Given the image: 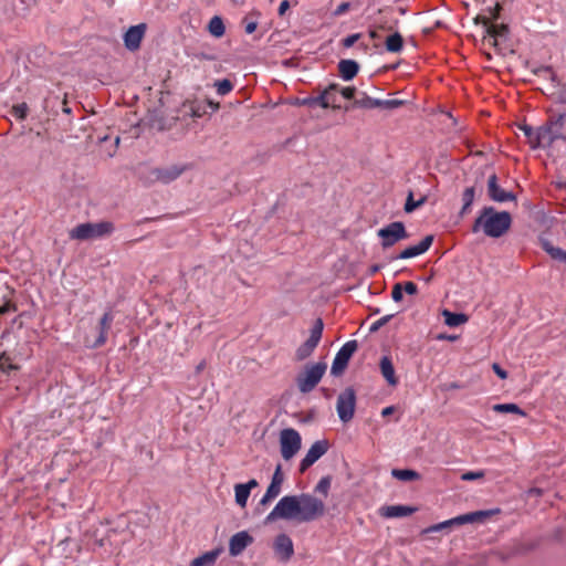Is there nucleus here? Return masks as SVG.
<instances>
[{
	"label": "nucleus",
	"instance_id": "f257e3e1",
	"mask_svg": "<svg viewBox=\"0 0 566 566\" xmlns=\"http://www.w3.org/2000/svg\"><path fill=\"white\" fill-rule=\"evenodd\" d=\"M326 512L325 503L308 493L285 495L279 500L274 509L266 515L265 522L279 518L307 523L322 517Z\"/></svg>",
	"mask_w": 566,
	"mask_h": 566
},
{
	"label": "nucleus",
	"instance_id": "f03ea898",
	"mask_svg": "<svg viewBox=\"0 0 566 566\" xmlns=\"http://www.w3.org/2000/svg\"><path fill=\"white\" fill-rule=\"evenodd\" d=\"M512 223L507 211H496L493 207H484L472 226V232H483L490 238H500L507 232Z\"/></svg>",
	"mask_w": 566,
	"mask_h": 566
},
{
	"label": "nucleus",
	"instance_id": "7ed1b4c3",
	"mask_svg": "<svg viewBox=\"0 0 566 566\" xmlns=\"http://www.w3.org/2000/svg\"><path fill=\"white\" fill-rule=\"evenodd\" d=\"M500 4L496 3L493 8L488 9V14H480L475 18V23L482 24L485 30L484 41L490 45L502 50L503 43L507 39V30L505 25H497L490 23L499 15Z\"/></svg>",
	"mask_w": 566,
	"mask_h": 566
},
{
	"label": "nucleus",
	"instance_id": "20e7f679",
	"mask_svg": "<svg viewBox=\"0 0 566 566\" xmlns=\"http://www.w3.org/2000/svg\"><path fill=\"white\" fill-rule=\"evenodd\" d=\"M326 369L327 365L324 361L306 365L304 370L296 377V385L298 390L302 394L312 391L322 380Z\"/></svg>",
	"mask_w": 566,
	"mask_h": 566
},
{
	"label": "nucleus",
	"instance_id": "39448f33",
	"mask_svg": "<svg viewBox=\"0 0 566 566\" xmlns=\"http://www.w3.org/2000/svg\"><path fill=\"white\" fill-rule=\"evenodd\" d=\"M112 222L103 221L97 223H81L70 231V238L74 240H90L108 235L113 232Z\"/></svg>",
	"mask_w": 566,
	"mask_h": 566
},
{
	"label": "nucleus",
	"instance_id": "423d86ee",
	"mask_svg": "<svg viewBox=\"0 0 566 566\" xmlns=\"http://www.w3.org/2000/svg\"><path fill=\"white\" fill-rule=\"evenodd\" d=\"M279 443L282 458L285 461H290L301 450L302 437L297 430L285 428L280 431Z\"/></svg>",
	"mask_w": 566,
	"mask_h": 566
},
{
	"label": "nucleus",
	"instance_id": "0eeeda50",
	"mask_svg": "<svg viewBox=\"0 0 566 566\" xmlns=\"http://www.w3.org/2000/svg\"><path fill=\"white\" fill-rule=\"evenodd\" d=\"M323 331H324V323L321 318H317L311 328L310 337L307 338V340H305L296 349V352H295L296 360H298V361L305 360L313 354V352L315 350V348L317 347V345L321 342Z\"/></svg>",
	"mask_w": 566,
	"mask_h": 566
},
{
	"label": "nucleus",
	"instance_id": "6e6552de",
	"mask_svg": "<svg viewBox=\"0 0 566 566\" xmlns=\"http://www.w3.org/2000/svg\"><path fill=\"white\" fill-rule=\"evenodd\" d=\"M356 394L353 388H346L337 397L336 411L339 420L344 423L349 422L355 415Z\"/></svg>",
	"mask_w": 566,
	"mask_h": 566
},
{
	"label": "nucleus",
	"instance_id": "1a4fd4ad",
	"mask_svg": "<svg viewBox=\"0 0 566 566\" xmlns=\"http://www.w3.org/2000/svg\"><path fill=\"white\" fill-rule=\"evenodd\" d=\"M357 349V342L356 340H348L346 342L336 353L332 368L331 374L333 376H339L344 373L346 369L349 359L354 355V353Z\"/></svg>",
	"mask_w": 566,
	"mask_h": 566
},
{
	"label": "nucleus",
	"instance_id": "9d476101",
	"mask_svg": "<svg viewBox=\"0 0 566 566\" xmlns=\"http://www.w3.org/2000/svg\"><path fill=\"white\" fill-rule=\"evenodd\" d=\"M486 516H488V512H484V511L471 512V513L459 515L453 518L434 524V525L426 528L423 531V533H434V532H440V531L448 528L450 526H453V525H463L467 523H474L476 521L483 520Z\"/></svg>",
	"mask_w": 566,
	"mask_h": 566
},
{
	"label": "nucleus",
	"instance_id": "9b49d317",
	"mask_svg": "<svg viewBox=\"0 0 566 566\" xmlns=\"http://www.w3.org/2000/svg\"><path fill=\"white\" fill-rule=\"evenodd\" d=\"M384 248H389L408 237L402 222L396 221L378 230Z\"/></svg>",
	"mask_w": 566,
	"mask_h": 566
},
{
	"label": "nucleus",
	"instance_id": "f8f14e48",
	"mask_svg": "<svg viewBox=\"0 0 566 566\" xmlns=\"http://www.w3.org/2000/svg\"><path fill=\"white\" fill-rule=\"evenodd\" d=\"M328 450V443L326 440L315 441L307 450L306 454L300 462V471L305 472L312 467L319 458H322Z\"/></svg>",
	"mask_w": 566,
	"mask_h": 566
},
{
	"label": "nucleus",
	"instance_id": "ddd939ff",
	"mask_svg": "<svg viewBox=\"0 0 566 566\" xmlns=\"http://www.w3.org/2000/svg\"><path fill=\"white\" fill-rule=\"evenodd\" d=\"M403 104L401 99H379L370 97L364 94L360 98L356 99L355 105L360 108H385V109H395Z\"/></svg>",
	"mask_w": 566,
	"mask_h": 566
},
{
	"label": "nucleus",
	"instance_id": "4468645a",
	"mask_svg": "<svg viewBox=\"0 0 566 566\" xmlns=\"http://www.w3.org/2000/svg\"><path fill=\"white\" fill-rule=\"evenodd\" d=\"M562 127L563 123L560 119L541 127L542 148L551 147L556 140L564 139Z\"/></svg>",
	"mask_w": 566,
	"mask_h": 566
},
{
	"label": "nucleus",
	"instance_id": "2eb2a0df",
	"mask_svg": "<svg viewBox=\"0 0 566 566\" xmlns=\"http://www.w3.org/2000/svg\"><path fill=\"white\" fill-rule=\"evenodd\" d=\"M488 195L490 199L495 202L516 200V196L512 191H507L499 185L497 177L494 174L488 179Z\"/></svg>",
	"mask_w": 566,
	"mask_h": 566
},
{
	"label": "nucleus",
	"instance_id": "dca6fc26",
	"mask_svg": "<svg viewBox=\"0 0 566 566\" xmlns=\"http://www.w3.org/2000/svg\"><path fill=\"white\" fill-rule=\"evenodd\" d=\"M252 543L253 537L247 531L238 532L229 539V553L233 557L239 556Z\"/></svg>",
	"mask_w": 566,
	"mask_h": 566
},
{
	"label": "nucleus",
	"instance_id": "f3484780",
	"mask_svg": "<svg viewBox=\"0 0 566 566\" xmlns=\"http://www.w3.org/2000/svg\"><path fill=\"white\" fill-rule=\"evenodd\" d=\"M274 553L282 562H287L294 554L292 539L286 534H280L274 541Z\"/></svg>",
	"mask_w": 566,
	"mask_h": 566
},
{
	"label": "nucleus",
	"instance_id": "a211bd4d",
	"mask_svg": "<svg viewBox=\"0 0 566 566\" xmlns=\"http://www.w3.org/2000/svg\"><path fill=\"white\" fill-rule=\"evenodd\" d=\"M146 25L144 23L130 27L124 34L125 46L135 51L140 46V42L144 38Z\"/></svg>",
	"mask_w": 566,
	"mask_h": 566
},
{
	"label": "nucleus",
	"instance_id": "6ab92c4d",
	"mask_svg": "<svg viewBox=\"0 0 566 566\" xmlns=\"http://www.w3.org/2000/svg\"><path fill=\"white\" fill-rule=\"evenodd\" d=\"M432 242H433V237L427 235L419 243H417L415 245H410V247L406 248L405 250H402L397 258L401 259V260H406V259L419 256L430 249Z\"/></svg>",
	"mask_w": 566,
	"mask_h": 566
},
{
	"label": "nucleus",
	"instance_id": "aec40b11",
	"mask_svg": "<svg viewBox=\"0 0 566 566\" xmlns=\"http://www.w3.org/2000/svg\"><path fill=\"white\" fill-rule=\"evenodd\" d=\"M258 486L255 479L249 480L247 483H239L234 485V499L235 503L244 509L247 506L251 491Z\"/></svg>",
	"mask_w": 566,
	"mask_h": 566
},
{
	"label": "nucleus",
	"instance_id": "412c9836",
	"mask_svg": "<svg viewBox=\"0 0 566 566\" xmlns=\"http://www.w3.org/2000/svg\"><path fill=\"white\" fill-rule=\"evenodd\" d=\"M416 512L415 507L407 505H388L380 509V515L386 518H397L411 515Z\"/></svg>",
	"mask_w": 566,
	"mask_h": 566
},
{
	"label": "nucleus",
	"instance_id": "4be33fe9",
	"mask_svg": "<svg viewBox=\"0 0 566 566\" xmlns=\"http://www.w3.org/2000/svg\"><path fill=\"white\" fill-rule=\"evenodd\" d=\"M379 366H380L381 375L386 379L388 385L396 386L398 384V379L396 377L395 368H394L390 357L382 356L380 359Z\"/></svg>",
	"mask_w": 566,
	"mask_h": 566
},
{
	"label": "nucleus",
	"instance_id": "5701e85b",
	"mask_svg": "<svg viewBox=\"0 0 566 566\" xmlns=\"http://www.w3.org/2000/svg\"><path fill=\"white\" fill-rule=\"evenodd\" d=\"M358 64L354 60H342L338 64L340 76L345 81H350L358 73Z\"/></svg>",
	"mask_w": 566,
	"mask_h": 566
},
{
	"label": "nucleus",
	"instance_id": "b1692460",
	"mask_svg": "<svg viewBox=\"0 0 566 566\" xmlns=\"http://www.w3.org/2000/svg\"><path fill=\"white\" fill-rule=\"evenodd\" d=\"M221 553V548H217L210 552H206L202 555L192 559L190 566H213L217 562L218 556Z\"/></svg>",
	"mask_w": 566,
	"mask_h": 566
},
{
	"label": "nucleus",
	"instance_id": "393cba45",
	"mask_svg": "<svg viewBox=\"0 0 566 566\" xmlns=\"http://www.w3.org/2000/svg\"><path fill=\"white\" fill-rule=\"evenodd\" d=\"M112 321H113V316L109 312L105 313L102 316V318L99 321L101 332H99V335L96 338L95 343L92 345V347H98V346H102L105 344V342L107 339V331L109 328Z\"/></svg>",
	"mask_w": 566,
	"mask_h": 566
},
{
	"label": "nucleus",
	"instance_id": "a878e982",
	"mask_svg": "<svg viewBox=\"0 0 566 566\" xmlns=\"http://www.w3.org/2000/svg\"><path fill=\"white\" fill-rule=\"evenodd\" d=\"M521 130L524 133L525 137L527 138V142L531 146V148H542L541 146V127L537 129H534L533 127L528 125H522Z\"/></svg>",
	"mask_w": 566,
	"mask_h": 566
},
{
	"label": "nucleus",
	"instance_id": "bb28decb",
	"mask_svg": "<svg viewBox=\"0 0 566 566\" xmlns=\"http://www.w3.org/2000/svg\"><path fill=\"white\" fill-rule=\"evenodd\" d=\"M324 92V108H339V105L337 104V95L338 92V85L337 84H331L328 87L323 90Z\"/></svg>",
	"mask_w": 566,
	"mask_h": 566
},
{
	"label": "nucleus",
	"instance_id": "cd10ccee",
	"mask_svg": "<svg viewBox=\"0 0 566 566\" xmlns=\"http://www.w3.org/2000/svg\"><path fill=\"white\" fill-rule=\"evenodd\" d=\"M208 31L217 39L223 36L226 32L223 20L219 15L212 17L208 23Z\"/></svg>",
	"mask_w": 566,
	"mask_h": 566
},
{
	"label": "nucleus",
	"instance_id": "c85d7f7f",
	"mask_svg": "<svg viewBox=\"0 0 566 566\" xmlns=\"http://www.w3.org/2000/svg\"><path fill=\"white\" fill-rule=\"evenodd\" d=\"M444 317V323L450 327H457L461 324H464L468 321V317L462 313H452L448 310L442 312Z\"/></svg>",
	"mask_w": 566,
	"mask_h": 566
},
{
	"label": "nucleus",
	"instance_id": "c756f323",
	"mask_svg": "<svg viewBox=\"0 0 566 566\" xmlns=\"http://www.w3.org/2000/svg\"><path fill=\"white\" fill-rule=\"evenodd\" d=\"M493 411L499 413H514L521 417H525L526 413L516 403H496L492 407Z\"/></svg>",
	"mask_w": 566,
	"mask_h": 566
},
{
	"label": "nucleus",
	"instance_id": "7c9ffc66",
	"mask_svg": "<svg viewBox=\"0 0 566 566\" xmlns=\"http://www.w3.org/2000/svg\"><path fill=\"white\" fill-rule=\"evenodd\" d=\"M281 491L282 485L270 482V485L268 486L265 493L260 500V504L263 506L268 505L271 501H273L280 495Z\"/></svg>",
	"mask_w": 566,
	"mask_h": 566
},
{
	"label": "nucleus",
	"instance_id": "2f4dec72",
	"mask_svg": "<svg viewBox=\"0 0 566 566\" xmlns=\"http://www.w3.org/2000/svg\"><path fill=\"white\" fill-rule=\"evenodd\" d=\"M391 475L399 481H412L419 479V473L410 469H394Z\"/></svg>",
	"mask_w": 566,
	"mask_h": 566
},
{
	"label": "nucleus",
	"instance_id": "473e14b6",
	"mask_svg": "<svg viewBox=\"0 0 566 566\" xmlns=\"http://www.w3.org/2000/svg\"><path fill=\"white\" fill-rule=\"evenodd\" d=\"M402 49V38L399 33L389 35L386 40V50L388 52H399Z\"/></svg>",
	"mask_w": 566,
	"mask_h": 566
},
{
	"label": "nucleus",
	"instance_id": "72a5a7b5",
	"mask_svg": "<svg viewBox=\"0 0 566 566\" xmlns=\"http://www.w3.org/2000/svg\"><path fill=\"white\" fill-rule=\"evenodd\" d=\"M474 197H475V190L473 187H468L463 191V195H462L463 206L461 209V214H464L470 209V207L472 206V203L474 201Z\"/></svg>",
	"mask_w": 566,
	"mask_h": 566
},
{
	"label": "nucleus",
	"instance_id": "f704fd0d",
	"mask_svg": "<svg viewBox=\"0 0 566 566\" xmlns=\"http://www.w3.org/2000/svg\"><path fill=\"white\" fill-rule=\"evenodd\" d=\"M214 87L221 96L229 94L233 90V85L228 78L216 81Z\"/></svg>",
	"mask_w": 566,
	"mask_h": 566
},
{
	"label": "nucleus",
	"instance_id": "c9c22d12",
	"mask_svg": "<svg viewBox=\"0 0 566 566\" xmlns=\"http://www.w3.org/2000/svg\"><path fill=\"white\" fill-rule=\"evenodd\" d=\"M426 201V198H421L417 201L413 200V197H412V192H410L408 195V198H407V201H406V205H405V211L406 212H411L413 211L415 209H417L418 207L422 206Z\"/></svg>",
	"mask_w": 566,
	"mask_h": 566
},
{
	"label": "nucleus",
	"instance_id": "e433bc0d",
	"mask_svg": "<svg viewBox=\"0 0 566 566\" xmlns=\"http://www.w3.org/2000/svg\"><path fill=\"white\" fill-rule=\"evenodd\" d=\"M302 104L303 105H308V106H321L322 108H324V92L322 91L317 96L315 97H308V98H304L302 101Z\"/></svg>",
	"mask_w": 566,
	"mask_h": 566
},
{
	"label": "nucleus",
	"instance_id": "4c0bfd02",
	"mask_svg": "<svg viewBox=\"0 0 566 566\" xmlns=\"http://www.w3.org/2000/svg\"><path fill=\"white\" fill-rule=\"evenodd\" d=\"M331 488V479L328 476L322 478L315 486V491L326 496Z\"/></svg>",
	"mask_w": 566,
	"mask_h": 566
},
{
	"label": "nucleus",
	"instance_id": "58836bf2",
	"mask_svg": "<svg viewBox=\"0 0 566 566\" xmlns=\"http://www.w3.org/2000/svg\"><path fill=\"white\" fill-rule=\"evenodd\" d=\"M546 251L551 254L553 259L566 262V251L559 248H553L546 245Z\"/></svg>",
	"mask_w": 566,
	"mask_h": 566
},
{
	"label": "nucleus",
	"instance_id": "ea45409f",
	"mask_svg": "<svg viewBox=\"0 0 566 566\" xmlns=\"http://www.w3.org/2000/svg\"><path fill=\"white\" fill-rule=\"evenodd\" d=\"M28 109H29L28 105L25 103H21V104L14 105L12 108V112H13V115L18 119H24L28 115Z\"/></svg>",
	"mask_w": 566,
	"mask_h": 566
},
{
	"label": "nucleus",
	"instance_id": "a19ab883",
	"mask_svg": "<svg viewBox=\"0 0 566 566\" xmlns=\"http://www.w3.org/2000/svg\"><path fill=\"white\" fill-rule=\"evenodd\" d=\"M283 482H284V474H283V471H282V465L277 464L275 467L274 472H273V475H272V479H271V483L283 485Z\"/></svg>",
	"mask_w": 566,
	"mask_h": 566
},
{
	"label": "nucleus",
	"instance_id": "79ce46f5",
	"mask_svg": "<svg viewBox=\"0 0 566 566\" xmlns=\"http://www.w3.org/2000/svg\"><path fill=\"white\" fill-rule=\"evenodd\" d=\"M484 476V472L479 470V471H469V472H465L461 475V480L462 481H473V480H479V479H482Z\"/></svg>",
	"mask_w": 566,
	"mask_h": 566
},
{
	"label": "nucleus",
	"instance_id": "37998d69",
	"mask_svg": "<svg viewBox=\"0 0 566 566\" xmlns=\"http://www.w3.org/2000/svg\"><path fill=\"white\" fill-rule=\"evenodd\" d=\"M338 92L344 98L352 99L355 95L356 88L352 87V86H346V87L338 86Z\"/></svg>",
	"mask_w": 566,
	"mask_h": 566
},
{
	"label": "nucleus",
	"instance_id": "c03bdc74",
	"mask_svg": "<svg viewBox=\"0 0 566 566\" xmlns=\"http://www.w3.org/2000/svg\"><path fill=\"white\" fill-rule=\"evenodd\" d=\"M402 285L397 283L394 285V289H392V292H391V297L395 302H400L402 300Z\"/></svg>",
	"mask_w": 566,
	"mask_h": 566
},
{
	"label": "nucleus",
	"instance_id": "a18cd8bd",
	"mask_svg": "<svg viewBox=\"0 0 566 566\" xmlns=\"http://www.w3.org/2000/svg\"><path fill=\"white\" fill-rule=\"evenodd\" d=\"M350 8V3L349 2H342L336 9L335 11L333 12V15L334 17H339L342 14H344L345 12H347Z\"/></svg>",
	"mask_w": 566,
	"mask_h": 566
},
{
	"label": "nucleus",
	"instance_id": "49530a36",
	"mask_svg": "<svg viewBox=\"0 0 566 566\" xmlns=\"http://www.w3.org/2000/svg\"><path fill=\"white\" fill-rule=\"evenodd\" d=\"M359 34L358 33H354V34H350L348 36H346L344 40H343V45L345 48H350L355 44V42L359 39Z\"/></svg>",
	"mask_w": 566,
	"mask_h": 566
},
{
	"label": "nucleus",
	"instance_id": "de8ad7c7",
	"mask_svg": "<svg viewBox=\"0 0 566 566\" xmlns=\"http://www.w3.org/2000/svg\"><path fill=\"white\" fill-rule=\"evenodd\" d=\"M390 317H391V315H387V316L379 318L378 321H376L375 323L371 324L370 331L371 332L377 331L380 326L386 324L390 319Z\"/></svg>",
	"mask_w": 566,
	"mask_h": 566
},
{
	"label": "nucleus",
	"instance_id": "09e8293b",
	"mask_svg": "<svg viewBox=\"0 0 566 566\" xmlns=\"http://www.w3.org/2000/svg\"><path fill=\"white\" fill-rule=\"evenodd\" d=\"M402 290L409 295H415L418 291L417 285L413 282H406Z\"/></svg>",
	"mask_w": 566,
	"mask_h": 566
},
{
	"label": "nucleus",
	"instance_id": "8fccbe9b",
	"mask_svg": "<svg viewBox=\"0 0 566 566\" xmlns=\"http://www.w3.org/2000/svg\"><path fill=\"white\" fill-rule=\"evenodd\" d=\"M492 369L501 379L507 378V373L499 364L494 363Z\"/></svg>",
	"mask_w": 566,
	"mask_h": 566
},
{
	"label": "nucleus",
	"instance_id": "3c124183",
	"mask_svg": "<svg viewBox=\"0 0 566 566\" xmlns=\"http://www.w3.org/2000/svg\"><path fill=\"white\" fill-rule=\"evenodd\" d=\"M290 8V2L287 0H283L279 6V14L283 15L286 10Z\"/></svg>",
	"mask_w": 566,
	"mask_h": 566
},
{
	"label": "nucleus",
	"instance_id": "603ef678",
	"mask_svg": "<svg viewBox=\"0 0 566 566\" xmlns=\"http://www.w3.org/2000/svg\"><path fill=\"white\" fill-rule=\"evenodd\" d=\"M437 339L454 342V340L458 339V337L457 336H452V335L440 334V335L437 336Z\"/></svg>",
	"mask_w": 566,
	"mask_h": 566
},
{
	"label": "nucleus",
	"instance_id": "864d4df0",
	"mask_svg": "<svg viewBox=\"0 0 566 566\" xmlns=\"http://www.w3.org/2000/svg\"><path fill=\"white\" fill-rule=\"evenodd\" d=\"M394 411H395V407L394 406H388V407H386V408H384L381 410V416L382 417L390 416Z\"/></svg>",
	"mask_w": 566,
	"mask_h": 566
},
{
	"label": "nucleus",
	"instance_id": "5fc2aeb1",
	"mask_svg": "<svg viewBox=\"0 0 566 566\" xmlns=\"http://www.w3.org/2000/svg\"><path fill=\"white\" fill-rule=\"evenodd\" d=\"M255 29H256V23L255 22H250L245 27V32L248 34H251V33H253L255 31Z\"/></svg>",
	"mask_w": 566,
	"mask_h": 566
},
{
	"label": "nucleus",
	"instance_id": "6e6d98bb",
	"mask_svg": "<svg viewBox=\"0 0 566 566\" xmlns=\"http://www.w3.org/2000/svg\"><path fill=\"white\" fill-rule=\"evenodd\" d=\"M13 310L10 303H6L0 306V315Z\"/></svg>",
	"mask_w": 566,
	"mask_h": 566
},
{
	"label": "nucleus",
	"instance_id": "4d7b16f0",
	"mask_svg": "<svg viewBox=\"0 0 566 566\" xmlns=\"http://www.w3.org/2000/svg\"><path fill=\"white\" fill-rule=\"evenodd\" d=\"M181 170H174L172 172H169V179H174L180 175Z\"/></svg>",
	"mask_w": 566,
	"mask_h": 566
},
{
	"label": "nucleus",
	"instance_id": "13d9d810",
	"mask_svg": "<svg viewBox=\"0 0 566 566\" xmlns=\"http://www.w3.org/2000/svg\"><path fill=\"white\" fill-rule=\"evenodd\" d=\"M528 494L539 495V494H541V490H539V489H531V490L528 491Z\"/></svg>",
	"mask_w": 566,
	"mask_h": 566
},
{
	"label": "nucleus",
	"instance_id": "bf43d9fd",
	"mask_svg": "<svg viewBox=\"0 0 566 566\" xmlns=\"http://www.w3.org/2000/svg\"><path fill=\"white\" fill-rule=\"evenodd\" d=\"M210 105L213 107V109H218L219 108V104L218 103L214 104V103L210 102Z\"/></svg>",
	"mask_w": 566,
	"mask_h": 566
},
{
	"label": "nucleus",
	"instance_id": "052dcab7",
	"mask_svg": "<svg viewBox=\"0 0 566 566\" xmlns=\"http://www.w3.org/2000/svg\"><path fill=\"white\" fill-rule=\"evenodd\" d=\"M450 388L458 389V388H460V386L458 384H451Z\"/></svg>",
	"mask_w": 566,
	"mask_h": 566
}]
</instances>
